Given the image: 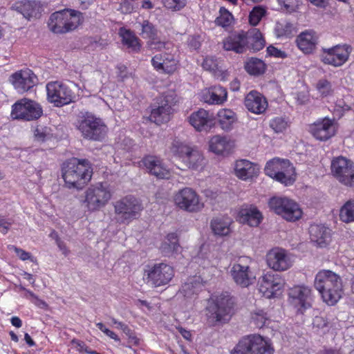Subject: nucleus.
Listing matches in <instances>:
<instances>
[{
	"label": "nucleus",
	"mask_w": 354,
	"mask_h": 354,
	"mask_svg": "<svg viewBox=\"0 0 354 354\" xmlns=\"http://www.w3.org/2000/svg\"><path fill=\"white\" fill-rule=\"evenodd\" d=\"M62 174L68 188L80 189L91 178V165L86 159L72 158L62 164Z\"/></svg>",
	"instance_id": "obj_1"
},
{
	"label": "nucleus",
	"mask_w": 354,
	"mask_h": 354,
	"mask_svg": "<svg viewBox=\"0 0 354 354\" xmlns=\"http://www.w3.org/2000/svg\"><path fill=\"white\" fill-rule=\"evenodd\" d=\"M315 287L328 305L335 304L342 297V279L330 270H322L316 274Z\"/></svg>",
	"instance_id": "obj_2"
},
{
	"label": "nucleus",
	"mask_w": 354,
	"mask_h": 354,
	"mask_svg": "<svg viewBox=\"0 0 354 354\" xmlns=\"http://www.w3.org/2000/svg\"><path fill=\"white\" fill-rule=\"evenodd\" d=\"M75 124L81 136L89 140H102L107 132V127L102 120L88 111H80Z\"/></svg>",
	"instance_id": "obj_3"
},
{
	"label": "nucleus",
	"mask_w": 354,
	"mask_h": 354,
	"mask_svg": "<svg viewBox=\"0 0 354 354\" xmlns=\"http://www.w3.org/2000/svg\"><path fill=\"white\" fill-rule=\"evenodd\" d=\"M179 98L173 90L162 93L156 99L151 106L149 119L157 124L165 123L169 120L173 107L177 104Z\"/></svg>",
	"instance_id": "obj_4"
},
{
	"label": "nucleus",
	"mask_w": 354,
	"mask_h": 354,
	"mask_svg": "<svg viewBox=\"0 0 354 354\" xmlns=\"http://www.w3.org/2000/svg\"><path fill=\"white\" fill-rule=\"evenodd\" d=\"M80 12L63 10L53 13L48 22L49 29L54 33L63 34L75 30L81 23Z\"/></svg>",
	"instance_id": "obj_5"
},
{
	"label": "nucleus",
	"mask_w": 354,
	"mask_h": 354,
	"mask_svg": "<svg viewBox=\"0 0 354 354\" xmlns=\"http://www.w3.org/2000/svg\"><path fill=\"white\" fill-rule=\"evenodd\" d=\"M270 341L259 335H250L242 338L232 354H273Z\"/></svg>",
	"instance_id": "obj_6"
},
{
	"label": "nucleus",
	"mask_w": 354,
	"mask_h": 354,
	"mask_svg": "<svg viewBox=\"0 0 354 354\" xmlns=\"http://www.w3.org/2000/svg\"><path fill=\"white\" fill-rule=\"evenodd\" d=\"M265 173L278 182L288 186L295 180V168L288 160L274 158L266 163Z\"/></svg>",
	"instance_id": "obj_7"
},
{
	"label": "nucleus",
	"mask_w": 354,
	"mask_h": 354,
	"mask_svg": "<svg viewBox=\"0 0 354 354\" xmlns=\"http://www.w3.org/2000/svg\"><path fill=\"white\" fill-rule=\"evenodd\" d=\"M46 88L48 101L55 106L61 107L75 101L76 95L68 84L59 81L50 82Z\"/></svg>",
	"instance_id": "obj_8"
},
{
	"label": "nucleus",
	"mask_w": 354,
	"mask_h": 354,
	"mask_svg": "<svg viewBox=\"0 0 354 354\" xmlns=\"http://www.w3.org/2000/svg\"><path fill=\"white\" fill-rule=\"evenodd\" d=\"M234 306V300L227 292L216 296L212 305L209 306L213 324L226 322L230 320Z\"/></svg>",
	"instance_id": "obj_9"
},
{
	"label": "nucleus",
	"mask_w": 354,
	"mask_h": 354,
	"mask_svg": "<svg viewBox=\"0 0 354 354\" xmlns=\"http://www.w3.org/2000/svg\"><path fill=\"white\" fill-rule=\"evenodd\" d=\"M268 205L274 213L288 221H295L301 217L302 211L299 205L288 198L272 197Z\"/></svg>",
	"instance_id": "obj_10"
},
{
	"label": "nucleus",
	"mask_w": 354,
	"mask_h": 354,
	"mask_svg": "<svg viewBox=\"0 0 354 354\" xmlns=\"http://www.w3.org/2000/svg\"><path fill=\"white\" fill-rule=\"evenodd\" d=\"M142 209L141 203L133 196H127L114 203L115 213L121 223H129L137 218Z\"/></svg>",
	"instance_id": "obj_11"
},
{
	"label": "nucleus",
	"mask_w": 354,
	"mask_h": 354,
	"mask_svg": "<svg viewBox=\"0 0 354 354\" xmlns=\"http://www.w3.org/2000/svg\"><path fill=\"white\" fill-rule=\"evenodd\" d=\"M43 109L37 102L21 99L12 106L11 117L14 120L31 121L37 120L41 116Z\"/></svg>",
	"instance_id": "obj_12"
},
{
	"label": "nucleus",
	"mask_w": 354,
	"mask_h": 354,
	"mask_svg": "<svg viewBox=\"0 0 354 354\" xmlns=\"http://www.w3.org/2000/svg\"><path fill=\"white\" fill-rule=\"evenodd\" d=\"M331 172L342 184L354 186V162L342 156L333 158L331 162Z\"/></svg>",
	"instance_id": "obj_13"
},
{
	"label": "nucleus",
	"mask_w": 354,
	"mask_h": 354,
	"mask_svg": "<svg viewBox=\"0 0 354 354\" xmlns=\"http://www.w3.org/2000/svg\"><path fill=\"white\" fill-rule=\"evenodd\" d=\"M145 272L147 283L154 287L167 285L174 276L173 268L164 263L148 266Z\"/></svg>",
	"instance_id": "obj_14"
},
{
	"label": "nucleus",
	"mask_w": 354,
	"mask_h": 354,
	"mask_svg": "<svg viewBox=\"0 0 354 354\" xmlns=\"http://www.w3.org/2000/svg\"><path fill=\"white\" fill-rule=\"evenodd\" d=\"M351 51L352 48L348 44H337L331 48H323L320 59L326 64L339 67L348 61Z\"/></svg>",
	"instance_id": "obj_15"
},
{
	"label": "nucleus",
	"mask_w": 354,
	"mask_h": 354,
	"mask_svg": "<svg viewBox=\"0 0 354 354\" xmlns=\"http://www.w3.org/2000/svg\"><path fill=\"white\" fill-rule=\"evenodd\" d=\"M174 202L181 209L190 212H198L203 207L197 193L189 187L179 190L174 196Z\"/></svg>",
	"instance_id": "obj_16"
},
{
	"label": "nucleus",
	"mask_w": 354,
	"mask_h": 354,
	"mask_svg": "<svg viewBox=\"0 0 354 354\" xmlns=\"http://www.w3.org/2000/svg\"><path fill=\"white\" fill-rule=\"evenodd\" d=\"M110 198V192L102 184L91 187L85 192V202L90 211H95L104 207Z\"/></svg>",
	"instance_id": "obj_17"
},
{
	"label": "nucleus",
	"mask_w": 354,
	"mask_h": 354,
	"mask_svg": "<svg viewBox=\"0 0 354 354\" xmlns=\"http://www.w3.org/2000/svg\"><path fill=\"white\" fill-rule=\"evenodd\" d=\"M288 297L290 302L301 312L312 307V291L308 286H295L290 288Z\"/></svg>",
	"instance_id": "obj_18"
},
{
	"label": "nucleus",
	"mask_w": 354,
	"mask_h": 354,
	"mask_svg": "<svg viewBox=\"0 0 354 354\" xmlns=\"http://www.w3.org/2000/svg\"><path fill=\"white\" fill-rule=\"evenodd\" d=\"M283 280L278 274L268 272L258 281L259 290L264 297H273L283 286Z\"/></svg>",
	"instance_id": "obj_19"
},
{
	"label": "nucleus",
	"mask_w": 354,
	"mask_h": 354,
	"mask_svg": "<svg viewBox=\"0 0 354 354\" xmlns=\"http://www.w3.org/2000/svg\"><path fill=\"white\" fill-rule=\"evenodd\" d=\"M178 60L171 52L164 51L156 54L151 59L154 69L165 74H171L177 69Z\"/></svg>",
	"instance_id": "obj_20"
},
{
	"label": "nucleus",
	"mask_w": 354,
	"mask_h": 354,
	"mask_svg": "<svg viewBox=\"0 0 354 354\" xmlns=\"http://www.w3.org/2000/svg\"><path fill=\"white\" fill-rule=\"evenodd\" d=\"M266 262L269 268L275 271L286 270L292 266L286 251L279 248H273L267 253Z\"/></svg>",
	"instance_id": "obj_21"
},
{
	"label": "nucleus",
	"mask_w": 354,
	"mask_h": 354,
	"mask_svg": "<svg viewBox=\"0 0 354 354\" xmlns=\"http://www.w3.org/2000/svg\"><path fill=\"white\" fill-rule=\"evenodd\" d=\"M37 78L30 70L21 71L10 77V82L15 88L21 93L28 91L37 83Z\"/></svg>",
	"instance_id": "obj_22"
},
{
	"label": "nucleus",
	"mask_w": 354,
	"mask_h": 354,
	"mask_svg": "<svg viewBox=\"0 0 354 354\" xmlns=\"http://www.w3.org/2000/svg\"><path fill=\"white\" fill-rule=\"evenodd\" d=\"M148 171L158 178H168L169 171L162 160L155 156H147L141 161Z\"/></svg>",
	"instance_id": "obj_23"
},
{
	"label": "nucleus",
	"mask_w": 354,
	"mask_h": 354,
	"mask_svg": "<svg viewBox=\"0 0 354 354\" xmlns=\"http://www.w3.org/2000/svg\"><path fill=\"white\" fill-rule=\"evenodd\" d=\"M312 135L317 140H326L335 135V127L333 122L324 118L312 124L310 127Z\"/></svg>",
	"instance_id": "obj_24"
},
{
	"label": "nucleus",
	"mask_w": 354,
	"mask_h": 354,
	"mask_svg": "<svg viewBox=\"0 0 354 354\" xmlns=\"http://www.w3.org/2000/svg\"><path fill=\"white\" fill-rule=\"evenodd\" d=\"M244 104L247 109L255 114H261L268 107L266 97L257 91H251L245 97Z\"/></svg>",
	"instance_id": "obj_25"
},
{
	"label": "nucleus",
	"mask_w": 354,
	"mask_h": 354,
	"mask_svg": "<svg viewBox=\"0 0 354 354\" xmlns=\"http://www.w3.org/2000/svg\"><path fill=\"white\" fill-rule=\"evenodd\" d=\"M310 238L318 247H326L331 238V230L322 224H313L309 228Z\"/></svg>",
	"instance_id": "obj_26"
},
{
	"label": "nucleus",
	"mask_w": 354,
	"mask_h": 354,
	"mask_svg": "<svg viewBox=\"0 0 354 354\" xmlns=\"http://www.w3.org/2000/svg\"><path fill=\"white\" fill-rule=\"evenodd\" d=\"M189 122L198 131H207L213 124V118L208 111L201 109L190 115Z\"/></svg>",
	"instance_id": "obj_27"
},
{
	"label": "nucleus",
	"mask_w": 354,
	"mask_h": 354,
	"mask_svg": "<svg viewBox=\"0 0 354 354\" xmlns=\"http://www.w3.org/2000/svg\"><path fill=\"white\" fill-rule=\"evenodd\" d=\"M223 46L225 50L234 51L236 53H243L247 50L245 41V31L236 32L231 34L223 41Z\"/></svg>",
	"instance_id": "obj_28"
},
{
	"label": "nucleus",
	"mask_w": 354,
	"mask_h": 354,
	"mask_svg": "<svg viewBox=\"0 0 354 354\" xmlns=\"http://www.w3.org/2000/svg\"><path fill=\"white\" fill-rule=\"evenodd\" d=\"M227 97L226 89L220 85L205 89L202 93L203 101L209 104H221L227 100Z\"/></svg>",
	"instance_id": "obj_29"
},
{
	"label": "nucleus",
	"mask_w": 354,
	"mask_h": 354,
	"mask_svg": "<svg viewBox=\"0 0 354 354\" xmlns=\"http://www.w3.org/2000/svg\"><path fill=\"white\" fill-rule=\"evenodd\" d=\"M230 273L234 282L242 287H248L254 279L250 274L248 266L235 263L232 266Z\"/></svg>",
	"instance_id": "obj_30"
},
{
	"label": "nucleus",
	"mask_w": 354,
	"mask_h": 354,
	"mask_svg": "<svg viewBox=\"0 0 354 354\" xmlns=\"http://www.w3.org/2000/svg\"><path fill=\"white\" fill-rule=\"evenodd\" d=\"M16 10L28 19H37L40 17L42 7L35 0H24L17 3Z\"/></svg>",
	"instance_id": "obj_31"
},
{
	"label": "nucleus",
	"mask_w": 354,
	"mask_h": 354,
	"mask_svg": "<svg viewBox=\"0 0 354 354\" xmlns=\"http://www.w3.org/2000/svg\"><path fill=\"white\" fill-rule=\"evenodd\" d=\"M245 41L246 49L257 52L265 46L266 41L262 34L257 28H250L245 32Z\"/></svg>",
	"instance_id": "obj_32"
},
{
	"label": "nucleus",
	"mask_w": 354,
	"mask_h": 354,
	"mask_svg": "<svg viewBox=\"0 0 354 354\" xmlns=\"http://www.w3.org/2000/svg\"><path fill=\"white\" fill-rule=\"evenodd\" d=\"M235 174L242 180H247L257 176L259 173L257 165L248 160H240L235 165Z\"/></svg>",
	"instance_id": "obj_33"
},
{
	"label": "nucleus",
	"mask_w": 354,
	"mask_h": 354,
	"mask_svg": "<svg viewBox=\"0 0 354 354\" xmlns=\"http://www.w3.org/2000/svg\"><path fill=\"white\" fill-rule=\"evenodd\" d=\"M297 46L305 53H310L317 43V36L313 30H306L297 38Z\"/></svg>",
	"instance_id": "obj_34"
},
{
	"label": "nucleus",
	"mask_w": 354,
	"mask_h": 354,
	"mask_svg": "<svg viewBox=\"0 0 354 354\" xmlns=\"http://www.w3.org/2000/svg\"><path fill=\"white\" fill-rule=\"evenodd\" d=\"M203 287L202 279L194 276L187 279V281L182 285L180 291L185 297L192 298L202 290Z\"/></svg>",
	"instance_id": "obj_35"
},
{
	"label": "nucleus",
	"mask_w": 354,
	"mask_h": 354,
	"mask_svg": "<svg viewBox=\"0 0 354 354\" xmlns=\"http://www.w3.org/2000/svg\"><path fill=\"white\" fill-rule=\"evenodd\" d=\"M241 222L247 223L250 226H257L261 221V213L256 207L242 208L239 213Z\"/></svg>",
	"instance_id": "obj_36"
},
{
	"label": "nucleus",
	"mask_w": 354,
	"mask_h": 354,
	"mask_svg": "<svg viewBox=\"0 0 354 354\" xmlns=\"http://www.w3.org/2000/svg\"><path fill=\"white\" fill-rule=\"evenodd\" d=\"M217 117L221 128L225 131H231L238 120L236 114L232 110L228 109L219 110Z\"/></svg>",
	"instance_id": "obj_37"
},
{
	"label": "nucleus",
	"mask_w": 354,
	"mask_h": 354,
	"mask_svg": "<svg viewBox=\"0 0 354 354\" xmlns=\"http://www.w3.org/2000/svg\"><path fill=\"white\" fill-rule=\"evenodd\" d=\"M231 223L232 221L228 217L218 216L211 221L210 227L214 234L223 236L230 233Z\"/></svg>",
	"instance_id": "obj_38"
},
{
	"label": "nucleus",
	"mask_w": 354,
	"mask_h": 354,
	"mask_svg": "<svg viewBox=\"0 0 354 354\" xmlns=\"http://www.w3.org/2000/svg\"><path fill=\"white\" fill-rule=\"evenodd\" d=\"M179 246L178 236L176 233L172 232L167 234L160 249L164 256L169 257L177 252Z\"/></svg>",
	"instance_id": "obj_39"
},
{
	"label": "nucleus",
	"mask_w": 354,
	"mask_h": 354,
	"mask_svg": "<svg viewBox=\"0 0 354 354\" xmlns=\"http://www.w3.org/2000/svg\"><path fill=\"white\" fill-rule=\"evenodd\" d=\"M244 68L250 75L259 76L266 72V64L261 59L250 57L245 62Z\"/></svg>",
	"instance_id": "obj_40"
},
{
	"label": "nucleus",
	"mask_w": 354,
	"mask_h": 354,
	"mask_svg": "<svg viewBox=\"0 0 354 354\" xmlns=\"http://www.w3.org/2000/svg\"><path fill=\"white\" fill-rule=\"evenodd\" d=\"M183 162L188 168L197 169L203 165V156L199 151L192 148Z\"/></svg>",
	"instance_id": "obj_41"
},
{
	"label": "nucleus",
	"mask_w": 354,
	"mask_h": 354,
	"mask_svg": "<svg viewBox=\"0 0 354 354\" xmlns=\"http://www.w3.org/2000/svg\"><path fill=\"white\" fill-rule=\"evenodd\" d=\"M192 149V147L180 140L175 139L173 140L170 147V151L174 156L180 158L183 161Z\"/></svg>",
	"instance_id": "obj_42"
},
{
	"label": "nucleus",
	"mask_w": 354,
	"mask_h": 354,
	"mask_svg": "<svg viewBox=\"0 0 354 354\" xmlns=\"http://www.w3.org/2000/svg\"><path fill=\"white\" fill-rule=\"evenodd\" d=\"M229 146L226 137L215 136L209 142V148L215 153L221 154L227 149Z\"/></svg>",
	"instance_id": "obj_43"
},
{
	"label": "nucleus",
	"mask_w": 354,
	"mask_h": 354,
	"mask_svg": "<svg viewBox=\"0 0 354 354\" xmlns=\"http://www.w3.org/2000/svg\"><path fill=\"white\" fill-rule=\"evenodd\" d=\"M339 218L344 223L354 222V198L348 200L341 207Z\"/></svg>",
	"instance_id": "obj_44"
},
{
	"label": "nucleus",
	"mask_w": 354,
	"mask_h": 354,
	"mask_svg": "<svg viewBox=\"0 0 354 354\" xmlns=\"http://www.w3.org/2000/svg\"><path fill=\"white\" fill-rule=\"evenodd\" d=\"M141 27L140 35L143 39L151 40L158 37V30L156 27L149 21L144 20L139 23Z\"/></svg>",
	"instance_id": "obj_45"
},
{
	"label": "nucleus",
	"mask_w": 354,
	"mask_h": 354,
	"mask_svg": "<svg viewBox=\"0 0 354 354\" xmlns=\"http://www.w3.org/2000/svg\"><path fill=\"white\" fill-rule=\"evenodd\" d=\"M122 43L133 52H138L141 47L140 39L129 30L123 34Z\"/></svg>",
	"instance_id": "obj_46"
},
{
	"label": "nucleus",
	"mask_w": 354,
	"mask_h": 354,
	"mask_svg": "<svg viewBox=\"0 0 354 354\" xmlns=\"http://www.w3.org/2000/svg\"><path fill=\"white\" fill-rule=\"evenodd\" d=\"M52 129L46 126L37 124L34 129L35 140L38 142H45L52 137Z\"/></svg>",
	"instance_id": "obj_47"
},
{
	"label": "nucleus",
	"mask_w": 354,
	"mask_h": 354,
	"mask_svg": "<svg viewBox=\"0 0 354 354\" xmlns=\"http://www.w3.org/2000/svg\"><path fill=\"white\" fill-rule=\"evenodd\" d=\"M219 13L220 15L215 19L216 24L222 27L230 26L233 20L232 15L223 7L220 8Z\"/></svg>",
	"instance_id": "obj_48"
},
{
	"label": "nucleus",
	"mask_w": 354,
	"mask_h": 354,
	"mask_svg": "<svg viewBox=\"0 0 354 354\" xmlns=\"http://www.w3.org/2000/svg\"><path fill=\"white\" fill-rule=\"evenodd\" d=\"M266 10L261 6H254L249 15V22L250 24L255 26L261 20L262 17L266 15Z\"/></svg>",
	"instance_id": "obj_49"
},
{
	"label": "nucleus",
	"mask_w": 354,
	"mask_h": 354,
	"mask_svg": "<svg viewBox=\"0 0 354 354\" xmlns=\"http://www.w3.org/2000/svg\"><path fill=\"white\" fill-rule=\"evenodd\" d=\"M171 45V44L169 42L161 41L158 38V36L147 42V46L150 50H155L157 51H162L164 50L166 52H169L170 48L169 46Z\"/></svg>",
	"instance_id": "obj_50"
},
{
	"label": "nucleus",
	"mask_w": 354,
	"mask_h": 354,
	"mask_svg": "<svg viewBox=\"0 0 354 354\" xmlns=\"http://www.w3.org/2000/svg\"><path fill=\"white\" fill-rule=\"evenodd\" d=\"M316 88L324 97L331 95L333 93L331 83L326 79H320L316 84Z\"/></svg>",
	"instance_id": "obj_51"
},
{
	"label": "nucleus",
	"mask_w": 354,
	"mask_h": 354,
	"mask_svg": "<svg viewBox=\"0 0 354 354\" xmlns=\"http://www.w3.org/2000/svg\"><path fill=\"white\" fill-rule=\"evenodd\" d=\"M164 6L171 11H179L187 5V0H162Z\"/></svg>",
	"instance_id": "obj_52"
},
{
	"label": "nucleus",
	"mask_w": 354,
	"mask_h": 354,
	"mask_svg": "<svg viewBox=\"0 0 354 354\" xmlns=\"http://www.w3.org/2000/svg\"><path fill=\"white\" fill-rule=\"evenodd\" d=\"M270 127L277 133L284 131L288 127V122L282 117H276L270 120Z\"/></svg>",
	"instance_id": "obj_53"
},
{
	"label": "nucleus",
	"mask_w": 354,
	"mask_h": 354,
	"mask_svg": "<svg viewBox=\"0 0 354 354\" xmlns=\"http://www.w3.org/2000/svg\"><path fill=\"white\" fill-rule=\"evenodd\" d=\"M252 318L258 328H262L268 320L267 314L263 310H258L254 312Z\"/></svg>",
	"instance_id": "obj_54"
},
{
	"label": "nucleus",
	"mask_w": 354,
	"mask_h": 354,
	"mask_svg": "<svg viewBox=\"0 0 354 354\" xmlns=\"http://www.w3.org/2000/svg\"><path fill=\"white\" fill-rule=\"evenodd\" d=\"M293 25L290 22L278 23L276 27L277 35L279 37H283L289 35L291 34Z\"/></svg>",
	"instance_id": "obj_55"
},
{
	"label": "nucleus",
	"mask_w": 354,
	"mask_h": 354,
	"mask_svg": "<svg viewBox=\"0 0 354 354\" xmlns=\"http://www.w3.org/2000/svg\"><path fill=\"white\" fill-rule=\"evenodd\" d=\"M202 66L206 71L215 72L218 69V62L214 57H207L204 59Z\"/></svg>",
	"instance_id": "obj_56"
},
{
	"label": "nucleus",
	"mask_w": 354,
	"mask_h": 354,
	"mask_svg": "<svg viewBox=\"0 0 354 354\" xmlns=\"http://www.w3.org/2000/svg\"><path fill=\"white\" fill-rule=\"evenodd\" d=\"M89 45L93 49H102L108 45L106 40L101 38L91 37L88 39Z\"/></svg>",
	"instance_id": "obj_57"
},
{
	"label": "nucleus",
	"mask_w": 354,
	"mask_h": 354,
	"mask_svg": "<svg viewBox=\"0 0 354 354\" xmlns=\"http://www.w3.org/2000/svg\"><path fill=\"white\" fill-rule=\"evenodd\" d=\"M277 1L288 12L295 10L299 5V0H277Z\"/></svg>",
	"instance_id": "obj_58"
},
{
	"label": "nucleus",
	"mask_w": 354,
	"mask_h": 354,
	"mask_svg": "<svg viewBox=\"0 0 354 354\" xmlns=\"http://www.w3.org/2000/svg\"><path fill=\"white\" fill-rule=\"evenodd\" d=\"M10 250H14L17 256L23 261L30 259L31 261H33V259L31 257V254L29 252H26L25 250L18 248L15 245H10Z\"/></svg>",
	"instance_id": "obj_59"
},
{
	"label": "nucleus",
	"mask_w": 354,
	"mask_h": 354,
	"mask_svg": "<svg viewBox=\"0 0 354 354\" xmlns=\"http://www.w3.org/2000/svg\"><path fill=\"white\" fill-rule=\"evenodd\" d=\"M267 53L270 56L275 57L284 58L287 57V55L284 51L279 50L272 46H270L267 48Z\"/></svg>",
	"instance_id": "obj_60"
},
{
	"label": "nucleus",
	"mask_w": 354,
	"mask_h": 354,
	"mask_svg": "<svg viewBox=\"0 0 354 354\" xmlns=\"http://www.w3.org/2000/svg\"><path fill=\"white\" fill-rule=\"evenodd\" d=\"M11 225L12 223L10 221L6 220L2 216H0V230L3 234H6L8 232Z\"/></svg>",
	"instance_id": "obj_61"
},
{
	"label": "nucleus",
	"mask_w": 354,
	"mask_h": 354,
	"mask_svg": "<svg viewBox=\"0 0 354 354\" xmlns=\"http://www.w3.org/2000/svg\"><path fill=\"white\" fill-rule=\"evenodd\" d=\"M120 10L122 13H131L133 10V7L130 2L125 0L120 4Z\"/></svg>",
	"instance_id": "obj_62"
},
{
	"label": "nucleus",
	"mask_w": 354,
	"mask_h": 354,
	"mask_svg": "<svg viewBox=\"0 0 354 354\" xmlns=\"http://www.w3.org/2000/svg\"><path fill=\"white\" fill-rule=\"evenodd\" d=\"M73 343L75 345L77 350L82 353H84V350L86 349V344L80 340H73Z\"/></svg>",
	"instance_id": "obj_63"
},
{
	"label": "nucleus",
	"mask_w": 354,
	"mask_h": 354,
	"mask_svg": "<svg viewBox=\"0 0 354 354\" xmlns=\"http://www.w3.org/2000/svg\"><path fill=\"white\" fill-rule=\"evenodd\" d=\"M189 46L191 48H192L193 49L196 50V49L200 48L201 43H200L199 40L198 39V38H196V37H192L189 40Z\"/></svg>",
	"instance_id": "obj_64"
}]
</instances>
